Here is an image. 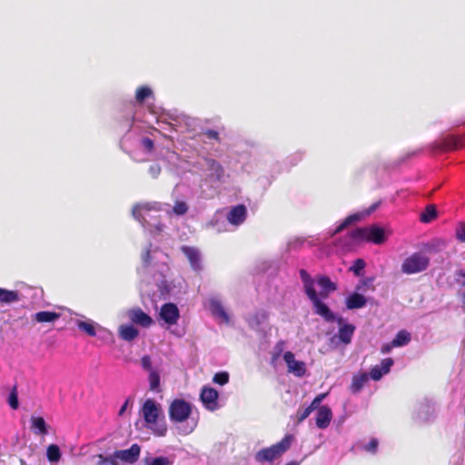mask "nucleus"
I'll return each mask as SVG.
<instances>
[{
    "label": "nucleus",
    "instance_id": "obj_1",
    "mask_svg": "<svg viewBox=\"0 0 465 465\" xmlns=\"http://www.w3.org/2000/svg\"><path fill=\"white\" fill-rule=\"evenodd\" d=\"M145 427L158 437H163L167 432V425L162 411L161 405L153 399H147L141 409Z\"/></svg>",
    "mask_w": 465,
    "mask_h": 465
},
{
    "label": "nucleus",
    "instance_id": "obj_2",
    "mask_svg": "<svg viewBox=\"0 0 465 465\" xmlns=\"http://www.w3.org/2000/svg\"><path fill=\"white\" fill-rule=\"evenodd\" d=\"M299 273L303 284L304 292L313 305L314 312L322 317L324 321L328 322H333L335 320V316L331 309L322 302L321 297H319L314 288V280L304 269H301Z\"/></svg>",
    "mask_w": 465,
    "mask_h": 465
},
{
    "label": "nucleus",
    "instance_id": "obj_3",
    "mask_svg": "<svg viewBox=\"0 0 465 465\" xmlns=\"http://www.w3.org/2000/svg\"><path fill=\"white\" fill-rule=\"evenodd\" d=\"M292 439V435L287 434L276 444L260 450L255 454L256 461L272 462L273 460L279 459L284 452H286L290 449Z\"/></svg>",
    "mask_w": 465,
    "mask_h": 465
},
{
    "label": "nucleus",
    "instance_id": "obj_4",
    "mask_svg": "<svg viewBox=\"0 0 465 465\" xmlns=\"http://www.w3.org/2000/svg\"><path fill=\"white\" fill-rule=\"evenodd\" d=\"M429 265L430 257L423 252H416L402 262L401 270L402 273L410 275L426 271Z\"/></svg>",
    "mask_w": 465,
    "mask_h": 465
},
{
    "label": "nucleus",
    "instance_id": "obj_5",
    "mask_svg": "<svg viewBox=\"0 0 465 465\" xmlns=\"http://www.w3.org/2000/svg\"><path fill=\"white\" fill-rule=\"evenodd\" d=\"M192 413V405L183 399L173 400L169 407V417L173 422L185 421Z\"/></svg>",
    "mask_w": 465,
    "mask_h": 465
},
{
    "label": "nucleus",
    "instance_id": "obj_6",
    "mask_svg": "<svg viewBox=\"0 0 465 465\" xmlns=\"http://www.w3.org/2000/svg\"><path fill=\"white\" fill-rule=\"evenodd\" d=\"M465 146V134L453 135L449 134L441 139L440 142L435 143L433 148L440 151H455Z\"/></svg>",
    "mask_w": 465,
    "mask_h": 465
},
{
    "label": "nucleus",
    "instance_id": "obj_7",
    "mask_svg": "<svg viewBox=\"0 0 465 465\" xmlns=\"http://www.w3.org/2000/svg\"><path fill=\"white\" fill-rule=\"evenodd\" d=\"M140 453L141 447L137 443H134L127 450H115L113 456L116 461L121 460L124 463L134 464L138 460Z\"/></svg>",
    "mask_w": 465,
    "mask_h": 465
},
{
    "label": "nucleus",
    "instance_id": "obj_8",
    "mask_svg": "<svg viewBox=\"0 0 465 465\" xmlns=\"http://www.w3.org/2000/svg\"><path fill=\"white\" fill-rule=\"evenodd\" d=\"M218 397V391L208 386L203 387L200 393V399L204 408L211 411H214L219 408Z\"/></svg>",
    "mask_w": 465,
    "mask_h": 465
},
{
    "label": "nucleus",
    "instance_id": "obj_9",
    "mask_svg": "<svg viewBox=\"0 0 465 465\" xmlns=\"http://www.w3.org/2000/svg\"><path fill=\"white\" fill-rule=\"evenodd\" d=\"M180 250L187 258L191 265V268L194 272H201L203 269V265L200 250L197 247L189 245H183L181 246Z\"/></svg>",
    "mask_w": 465,
    "mask_h": 465
},
{
    "label": "nucleus",
    "instance_id": "obj_10",
    "mask_svg": "<svg viewBox=\"0 0 465 465\" xmlns=\"http://www.w3.org/2000/svg\"><path fill=\"white\" fill-rule=\"evenodd\" d=\"M160 318L168 325H174L180 318V312L176 304L168 302L161 307Z\"/></svg>",
    "mask_w": 465,
    "mask_h": 465
},
{
    "label": "nucleus",
    "instance_id": "obj_11",
    "mask_svg": "<svg viewBox=\"0 0 465 465\" xmlns=\"http://www.w3.org/2000/svg\"><path fill=\"white\" fill-rule=\"evenodd\" d=\"M283 360L287 364L288 371L297 377H302L306 373V365L303 361H296L292 351H286L283 354Z\"/></svg>",
    "mask_w": 465,
    "mask_h": 465
},
{
    "label": "nucleus",
    "instance_id": "obj_12",
    "mask_svg": "<svg viewBox=\"0 0 465 465\" xmlns=\"http://www.w3.org/2000/svg\"><path fill=\"white\" fill-rule=\"evenodd\" d=\"M127 315L133 323L138 324L143 328L150 327L153 322L152 317L139 307L130 309Z\"/></svg>",
    "mask_w": 465,
    "mask_h": 465
},
{
    "label": "nucleus",
    "instance_id": "obj_13",
    "mask_svg": "<svg viewBox=\"0 0 465 465\" xmlns=\"http://www.w3.org/2000/svg\"><path fill=\"white\" fill-rule=\"evenodd\" d=\"M247 217V208L244 204L233 206L227 214V221L232 225H240Z\"/></svg>",
    "mask_w": 465,
    "mask_h": 465
},
{
    "label": "nucleus",
    "instance_id": "obj_14",
    "mask_svg": "<svg viewBox=\"0 0 465 465\" xmlns=\"http://www.w3.org/2000/svg\"><path fill=\"white\" fill-rule=\"evenodd\" d=\"M208 170L210 171L209 179L212 182H222L224 177V169L222 164L214 159L207 158L205 160Z\"/></svg>",
    "mask_w": 465,
    "mask_h": 465
},
{
    "label": "nucleus",
    "instance_id": "obj_15",
    "mask_svg": "<svg viewBox=\"0 0 465 465\" xmlns=\"http://www.w3.org/2000/svg\"><path fill=\"white\" fill-rule=\"evenodd\" d=\"M331 419L332 412L327 405L318 408L315 423L319 429H326L330 425Z\"/></svg>",
    "mask_w": 465,
    "mask_h": 465
},
{
    "label": "nucleus",
    "instance_id": "obj_16",
    "mask_svg": "<svg viewBox=\"0 0 465 465\" xmlns=\"http://www.w3.org/2000/svg\"><path fill=\"white\" fill-rule=\"evenodd\" d=\"M337 322L341 325L338 331L339 340L344 344L351 343L355 331V326L350 323H343L342 318H339Z\"/></svg>",
    "mask_w": 465,
    "mask_h": 465
},
{
    "label": "nucleus",
    "instance_id": "obj_17",
    "mask_svg": "<svg viewBox=\"0 0 465 465\" xmlns=\"http://www.w3.org/2000/svg\"><path fill=\"white\" fill-rule=\"evenodd\" d=\"M317 282L321 287V292L318 293L322 299L328 298L329 294L337 290V285L328 276L320 275L317 278Z\"/></svg>",
    "mask_w": 465,
    "mask_h": 465
},
{
    "label": "nucleus",
    "instance_id": "obj_18",
    "mask_svg": "<svg viewBox=\"0 0 465 465\" xmlns=\"http://www.w3.org/2000/svg\"><path fill=\"white\" fill-rule=\"evenodd\" d=\"M386 241L385 231L376 225L368 227V242L382 244Z\"/></svg>",
    "mask_w": 465,
    "mask_h": 465
},
{
    "label": "nucleus",
    "instance_id": "obj_19",
    "mask_svg": "<svg viewBox=\"0 0 465 465\" xmlns=\"http://www.w3.org/2000/svg\"><path fill=\"white\" fill-rule=\"evenodd\" d=\"M350 243L357 244L368 242V227H360L347 233Z\"/></svg>",
    "mask_w": 465,
    "mask_h": 465
},
{
    "label": "nucleus",
    "instance_id": "obj_20",
    "mask_svg": "<svg viewBox=\"0 0 465 465\" xmlns=\"http://www.w3.org/2000/svg\"><path fill=\"white\" fill-rule=\"evenodd\" d=\"M118 333L122 340L133 341L138 337L139 331L132 324H122L118 329Z\"/></svg>",
    "mask_w": 465,
    "mask_h": 465
},
{
    "label": "nucleus",
    "instance_id": "obj_21",
    "mask_svg": "<svg viewBox=\"0 0 465 465\" xmlns=\"http://www.w3.org/2000/svg\"><path fill=\"white\" fill-rule=\"evenodd\" d=\"M369 380V375L366 372H361L358 374H354L351 379V383L350 386V391L353 394L359 393L367 383Z\"/></svg>",
    "mask_w": 465,
    "mask_h": 465
},
{
    "label": "nucleus",
    "instance_id": "obj_22",
    "mask_svg": "<svg viewBox=\"0 0 465 465\" xmlns=\"http://www.w3.org/2000/svg\"><path fill=\"white\" fill-rule=\"evenodd\" d=\"M345 303L347 309L354 310L364 307L367 303V300L363 295L358 292H353L346 298Z\"/></svg>",
    "mask_w": 465,
    "mask_h": 465
},
{
    "label": "nucleus",
    "instance_id": "obj_23",
    "mask_svg": "<svg viewBox=\"0 0 465 465\" xmlns=\"http://www.w3.org/2000/svg\"><path fill=\"white\" fill-rule=\"evenodd\" d=\"M30 420L31 430L35 434L46 435L48 433L47 425L43 417L32 416Z\"/></svg>",
    "mask_w": 465,
    "mask_h": 465
},
{
    "label": "nucleus",
    "instance_id": "obj_24",
    "mask_svg": "<svg viewBox=\"0 0 465 465\" xmlns=\"http://www.w3.org/2000/svg\"><path fill=\"white\" fill-rule=\"evenodd\" d=\"M60 318V313L50 311H42L33 315V320L36 322H54Z\"/></svg>",
    "mask_w": 465,
    "mask_h": 465
},
{
    "label": "nucleus",
    "instance_id": "obj_25",
    "mask_svg": "<svg viewBox=\"0 0 465 465\" xmlns=\"http://www.w3.org/2000/svg\"><path fill=\"white\" fill-rule=\"evenodd\" d=\"M20 301V293L17 291L0 288V303L10 304Z\"/></svg>",
    "mask_w": 465,
    "mask_h": 465
},
{
    "label": "nucleus",
    "instance_id": "obj_26",
    "mask_svg": "<svg viewBox=\"0 0 465 465\" xmlns=\"http://www.w3.org/2000/svg\"><path fill=\"white\" fill-rule=\"evenodd\" d=\"M210 310L213 316L222 319L223 322H229V316L225 312L223 304L218 300H211L210 301Z\"/></svg>",
    "mask_w": 465,
    "mask_h": 465
},
{
    "label": "nucleus",
    "instance_id": "obj_27",
    "mask_svg": "<svg viewBox=\"0 0 465 465\" xmlns=\"http://www.w3.org/2000/svg\"><path fill=\"white\" fill-rule=\"evenodd\" d=\"M437 217V209L434 204H429L420 215V220L424 223H429Z\"/></svg>",
    "mask_w": 465,
    "mask_h": 465
},
{
    "label": "nucleus",
    "instance_id": "obj_28",
    "mask_svg": "<svg viewBox=\"0 0 465 465\" xmlns=\"http://www.w3.org/2000/svg\"><path fill=\"white\" fill-rule=\"evenodd\" d=\"M411 333L406 330H401L397 332L395 338L392 340V346H405L411 341Z\"/></svg>",
    "mask_w": 465,
    "mask_h": 465
},
{
    "label": "nucleus",
    "instance_id": "obj_29",
    "mask_svg": "<svg viewBox=\"0 0 465 465\" xmlns=\"http://www.w3.org/2000/svg\"><path fill=\"white\" fill-rule=\"evenodd\" d=\"M153 95V91L148 86H140L135 93V99L139 104H143L145 99Z\"/></svg>",
    "mask_w": 465,
    "mask_h": 465
},
{
    "label": "nucleus",
    "instance_id": "obj_30",
    "mask_svg": "<svg viewBox=\"0 0 465 465\" xmlns=\"http://www.w3.org/2000/svg\"><path fill=\"white\" fill-rule=\"evenodd\" d=\"M46 456L49 461L57 462L61 459V451L56 444H51L46 450Z\"/></svg>",
    "mask_w": 465,
    "mask_h": 465
},
{
    "label": "nucleus",
    "instance_id": "obj_31",
    "mask_svg": "<svg viewBox=\"0 0 465 465\" xmlns=\"http://www.w3.org/2000/svg\"><path fill=\"white\" fill-rule=\"evenodd\" d=\"M360 219V216L358 214H351V215H349L348 217L345 218V220L341 223L339 224L336 229L334 230V232H332V235H335L337 233H340L341 232H342L344 229H346L350 224H351L352 223L354 222H357L359 221Z\"/></svg>",
    "mask_w": 465,
    "mask_h": 465
},
{
    "label": "nucleus",
    "instance_id": "obj_32",
    "mask_svg": "<svg viewBox=\"0 0 465 465\" xmlns=\"http://www.w3.org/2000/svg\"><path fill=\"white\" fill-rule=\"evenodd\" d=\"M77 326L81 331L86 332L91 337H94L96 335L95 327L92 322L79 321L77 322Z\"/></svg>",
    "mask_w": 465,
    "mask_h": 465
},
{
    "label": "nucleus",
    "instance_id": "obj_33",
    "mask_svg": "<svg viewBox=\"0 0 465 465\" xmlns=\"http://www.w3.org/2000/svg\"><path fill=\"white\" fill-rule=\"evenodd\" d=\"M150 390L159 391L160 387V375L155 371H151L149 374Z\"/></svg>",
    "mask_w": 465,
    "mask_h": 465
},
{
    "label": "nucleus",
    "instance_id": "obj_34",
    "mask_svg": "<svg viewBox=\"0 0 465 465\" xmlns=\"http://www.w3.org/2000/svg\"><path fill=\"white\" fill-rule=\"evenodd\" d=\"M365 266L366 262H364V260L359 258L353 262V264L351 267V271H352L356 276H361Z\"/></svg>",
    "mask_w": 465,
    "mask_h": 465
},
{
    "label": "nucleus",
    "instance_id": "obj_35",
    "mask_svg": "<svg viewBox=\"0 0 465 465\" xmlns=\"http://www.w3.org/2000/svg\"><path fill=\"white\" fill-rule=\"evenodd\" d=\"M96 457L98 459L96 465H119L118 461L115 460L113 454L106 457L99 454Z\"/></svg>",
    "mask_w": 465,
    "mask_h": 465
},
{
    "label": "nucleus",
    "instance_id": "obj_36",
    "mask_svg": "<svg viewBox=\"0 0 465 465\" xmlns=\"http://www.w3.org/2000/svg\"><path fill=\"white\" fill-rule=\"evenodd\" d=\"M213 381L219 385H225L229 381V374L226 371H220L214 374Z\"/></svg>",
    "mask_w": 465,
    "mask_h": 465
},
{
    "label": "nucleus",
    "instance_id": "obj_37",
    "mask_svg": "<svg viewBox=\"0 0 465 465\" xmlns=\"http://www.w3.org/2000/svg\"><path fill=\"white\" fill-rule=\"evenodd\" d=\"M173 212L176 214V215H183L185 214L187 212H188V205L185 202H175L173 207Z\"/></svg>",
    "mask_w": 465,
    "mask_h": 465
},
{
    "label": "nucleus",
    "instance_id": "obj_38",
    "mask_svg": "<svg viewBox=\"0 0 465 465\" xmlns=\"http://www.w3.org/2000/svg\"><path fill=\"white\" fill-rule=\"evenodd\" d=\"M312 408L309 406L303 410L299 409L296 412V421L297 423L302 422L312 412Z\"/></svg>",
    "mask_w": 465,
    "mask_h": 465
},
{
    "label": "nucleus",
    "instance_id": "obj_39",
    "mask_svg": "<svg viewBox=\"0 0 465 465\" xmlns=\"http://www.w3.org/2000/svg\"><path fill=\"white\" fill-rule=\"evenodd\" d=\"M373 281H374V279L372 277L365 278V279L361 280V282L356 286V291L357 292H360V291L364 292L366 290V288H370V287H371V289H373V287H372Z\"/></svg>",
    "mask_w": 465,
    "mask_h": 465
},
{
    "label": "nucleus",
    "instance_id": "obj_40",
    "mask_svg": "<svg viewBox=\"0 0 465 465\" xmlns=\"http://www.w3.org/2000/svg\"><path fill=\"white\" fill-rule=\"evenodd\" d=\"M133 216L135 220H137L139 223H143L145 222V218L143 217V209L140 207L139 204H135L134 207H133Z\"/></svg>",
    "mask_w": 465,
    "mask_h": 465
},
{
    "label": "nucleus",
    "instance_id": "obj_41",
    "mask_svg": "<svg viewBox=\"0 0 465 465\" xmlns=\"http://www.w3.org/2000/svg\"><path fill=\"white\" fill-rule=\"evenodd\" d=\"M151 245L147 247L141 255L143 264L145 267H148L152 262V256H151Z\"/></svg>",
    "mask_w": 465,
    "mask_h": 465
},
{
    "label": "nucleus",
    "instance_id": "obj_42",
    "mask_svg": "<svg viewBox=\"0 0 465 465\" xmlns=\"http://www.w3.org/2000/svg\"><path fill=\"white\" fill-rule=\"evenodd\" d=\"M455 282L460 287H465V269L458 270L455 272Z\"/></svg>",
    "mask_w": 465,
    "mask_h": 465
},
{
    "label": "nucleus",
    "instance_id": "obj_43",
    "mask_svg": "<svg viewBox=\"0 0 465 465\" xmlns=\"http://www.w3.org/2000/svg\"><path fill=\"white\" fill-rule=\"evenodd\" d=\"M202 134L204 135L209 140H214L220 142V135L217 131L212 129H206L202 132Z\"/></svg>",
    "mask_w": 465,
    "mask_h": 465
},
{
    "label": "nucleus",
    "instance_id": "obj_44",
    "mask_svg": "<svg viewBox=\"0 0 465 465\" xmlns=\"http://www.w3.org/2000/svg\"><path fill=\"white\" fill-rule=\"evenodd\" d=\"M8 403L13 410H16L18 408L19 403L15 388H14L13 391L9 395Z\"/></svg>",
    "mask_w": 465,
    "mask_h": 465
},
{
    "label": "nucleus",
    "instance_id": "obj_45",
    "mask_svg": "<svg viewBox=\"0 0 465 465\" xmlns=\"http://www.w3.org/2000/svg\"><path fill=\"white\" fill-rule=\"evenodd\" d=\"M384 375V373L381 371V369L380 366L376 365L374 367L371 368V371H370V377L373 380V381H379L381 380V378Z\"/></svg>",
    "mask_w": 465,
    "mask_h": 465
},
{
    "label": "nucleus",
    "instance_id": "obj_46",
    "mask_svg": "<svg viewBox=\"0 0 465 465\" xmlns=\"http://www.w3.org/2000/svg\"><path fill=\"white\" fill-rule=\"evenodd\" d=\"M393 365V360L391 358H386L381 361V371L386 374L390 371L391 367Z\"/></svg>",
    "mask_w": 465,
    "mask_h": 465
},
{
    "label": "nucleus",
    "instance_id": "obj_47",
    "mask_svg": "<svg viewBox=\"0 0 465 465\" xmlns=\"http://www.w3.org/2000/svg\"><path fill=\"white\" fill-rule=\"evenodd\" d=\"M378 445H379L378 440L375 438H372L370 440V442L364 446V450L368 452L375 453L377 451Z\"/></svg>",
    "mask_w": 465,
    "mask_h": 465
},
{
    "label": "nucleus",
    "instance_id": "obj_48",
    "mask_svg": "<svg viewBox=\"0 0 465 465\" xmlns=\"http://www.w3.org/2000/svg\"><path fill=\"white\" fill-rule=\"evenodd\" d=\"M326 395H327L326 393H321V394L317 395L312 400V401L311 402L309 407L312 408V411H314L316 409L318 410L320 403L323 401V399L326 397Z\"/></svg>",
    "mask_w": 465,
    "mask_h": 465
},
{
    "label": "nucleus",
    "instance_id": "obj_49",
    "mask_svg": "<svg viewBox=\"0 0 465 465\" xmlns=\"http://www.w3.org/2000/svg\"><path fill=\"white\" fill-rule=\"evenodd\" d=\"M456 238L460 242H465V223H462L460 224L458 229L456 230Z\"/></svg>",
    "mask_w": 465,
    "mask_h": 465
},
{
    "label": "nucleus",
    "instance_id": "obj_50",
    "mask_svg": "<svg viewBox=\"0 0 465 465\" xmlns=\"http://www.w3.org/2000/svg\"><path fill=\"white\" fill-rule=\"evenodd\" d=\"M147 465H170V460L168 458L161 456L153 458Z\"/></svg>",
    "mask_w": 465,
    "mask_h": 465
},
{
    "label": "nucleus",
    "instance_id": "obj_51",
    "mask_svg": "<svg viewBox=\"0 0 465 465\" xmlns=\"http://www.w3.org/2000/svg\"><path fill=\"white\" fill-rule=\"evenodd\" d=\"M141 364H142V367L144 369V370H147V371H153L152 370V360H151V357L149 355H143L141 359Z\"/></svg>",
    "mask_w": 465,
    "mask_h": 465
},
{
    "label": "nucleus",
    "instance_id": "obj_52",
    "mask_svg": "<svg viewBox=\"0 0 465 465\" xmlns=\"http://www.w3.org/2000/svg\"><path fill=\"white\" fill-rule=\"evenodd\" d=\"M142 144L143 146L148 151V152H151L153 151V147H154V143L153 141L149 138V137H143L142 139Z\"/></svg>",
    "mask_w": 465,
    "mask_h": 465
},
{
    "label": "nucleus",
    "instance_id": "obj_53",
    "mask_svg": "<svg viewBox=\"0 0 465 465\" xmlns=\"http://www.w3.org/2000/svg\"><path fill=\"white\" fill-rule=\"evenodd\" d=\"M396 346H392V341L389 343H385L381 346V352L385 354V353H389L392 348H395Z\"/></svg>",
    "mask_w": 465,
    "mask_h": 465
},
{
    "label": "nucleus",
    "instance_id": "obj_54",
    "mask_svg": "<svg viewBox=\"0 0 465 465\" xmlns=\"http://www.w3.org/2000/svg\"><path fill=\"white\" fill-rule=\"evenodd\" d=\"M150 172L153 177H156L161 172V167L159 165L151 166Z\"/></svg>",
    "mask_w": 465,
    "mask_h": 465
},
{
    "label": "nucleus",
    "instance_id": "obj_55",
    "mask_svg": "<svg viewBox=\"0 0 465 465\" xmlns=\"http://www.w3.org/2000/svg\"><path fill=\"white\" fill-rule=\"evenodd\" d=\"M139 205L143 209V212H150L153 209V206L149 203H139Z\"/></svg>",
    "mask_w": 465,
    "mask_h": 465
},
{
    "label": "nucleus",
    "instance_id": "obj_56",
    "mask_svg": "<svg viewBox=\"0 0 465 465\" xmlns=\"http://www.w3.org/2000/svg\"><path fill=\"white\" fill-rule=\"evenodd\" d=\"M460 297L461 308H462V310L465 311V292H462L460 294Z\"/></svg>",
    "mask_w": 465,
    "mask_h": 465
},
{
    "label": "nucleus",
    "instance_id": "obj_57",
    "mask_svg": "<svg viewBox=\"0 0 465 465\" xmlns=\"http://www.w3.org/2000/svg\"><path fill=\"white\" fill-rule=\"evenodd\" d=\"M128 402L129 401L126 400L125 402L123 404V406L121 407L120 411H119V415H123L124 412L125 411L127 406H128Z\"/></svg>",
    "mask_w": 465,
    "mask_h": 465
},
{
    "label": "nucleus",
    "instance_id": "obj_58",
    "mask_svg": "<svg viewBox=\"0 0 465 465\" xmlns=\"http://www.w3.org/2000/svg\"><path fill=\"white\" fill-rule=\"evenodd\" d=\"M380 203H381V202H377V203H373V204L370 207V209H369V211H368V213H371V212L375 211V210L378 208V206L380 205Z\"/></svg>",
    "mask_w": 465,
    "mask_h": 465
},
{
    "label": "nucleus",
    "instance_id": "obj_59",
    "mask_svg": "<svg viewBox=\"0 0 465 465\" xmlns=\"http://www.w3.org/2000/svg\"><path fill=\"white\" fill-rule=\"evenodd\" d=\"M286 465H297V464L294 462H290V463H287Z\"/></svg>",
    "mask_w": 465,
    "mask_h": 465
},
{
    "label": "nucleus",
    "instance_id": "obj_60",
    "mask_svg": "<svg viewBox=\"0 0 465 465\" xmlns=\"http://www.w3.org/2000/svg\"><path fill=\"white\" fill-rule=\"evenodd\" d=\"M282 341H280L278 344H277V347L282 345Z\"/></svg>",
    "mask_w": 465,
    "mask_h": 465
}]
</instances>
